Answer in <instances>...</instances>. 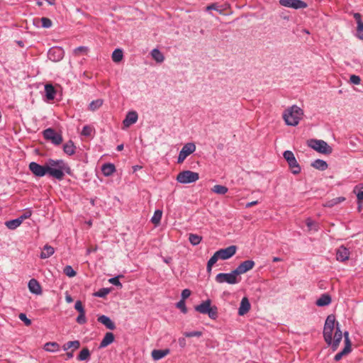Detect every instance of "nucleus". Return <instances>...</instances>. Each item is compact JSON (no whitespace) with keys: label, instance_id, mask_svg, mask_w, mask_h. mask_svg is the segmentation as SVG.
<instances>
[{"label":"nucleus","instance_id":"25","mask_svg":"<svg viewBox=\"0 0 363 363\" xmlns=\"http://www.w3.org/2000/svg\"><path fill=\"white\" fill-rule=\"evenodd\" d=\"M169 353V349L165 350H154L152 352V357L154 360H159L164 357Z\"/></svg>","mask_w":363,"mask_h":363},{"label":"nucleus","instance_id":"8","mask_svg":"<svg viewBox=\"0 0 363 363\" xmlns=\"http://www.w3.org/2000/svg\"><path fill=\"white\" fill-rule=\"evenodd\" d=\"M45 139L50 140L55 145H60L62 142V137L52 128H47L43 132Z\"/></svg>","mask_w":363,"mask_h":363},{"label":"nucleus","instance_id":"44","mask_svg":"<svg viewBox=\"0 0 363 363\" xmlns=\"http://www.w3.org/2000/svg\"><path fill=\"white\" fill-rule=\"evenodd\" d=\"M90 357V352L88 348H84L81 350L79 352L77 359L79 361H84L89 358Z\"/></svg>","mask_w":363,"mask_h":363},{"label":"nucleus","instance_id":"12","mask_svg":"<svg viewBox=\"0 0 363 363\" xmlns=\"http://www.w3.org/2000/svg\"><path fill=\"white\" fill-rule=\"evenodd\" d=\"M344 337H345V346L344 349L341 352L337 353L334 357V359L337 362L340 360L344 355H346L351 352V342H350V340L349 338V333L348 332L346 331L344 333Z\"/></svg>","mask_w":363,"mask_h":363},{"label":"nucleus","instance_id":"24","mask_svg":"<svg viewBox=\"0 0 363 363\" xmlns=\"http://www.w3.org/2000/svg\"><path fill=\"white\" fill-rule=\"evenodd\" d=\"M211 306V301L208 299L205 301H203L201 304L197 305L194 307L195 310L200 313L206 314L208 312V308Z\"/></svg>","mask_w":363,"mask_h":363},{"label":"nucleus","instance_id":"49","mask_svg":"<svg viewBox=\"0 0 363 363\" xmlns=\"http://www.w3.org/2000/svg\"><path fill=\"white\" fill-rule=\"evenodd\" d=\"M110 291L111 289L108 288H102L94 293V296L100 298H104L110 293Z\"/></svg>","mask_w":363,"mask_h":363},{"label":"nucleus","instance_id":"47","mask_svg":"<svg viewBox=\"0 0 363 363\" xmlns=\"http://www.w3.org/2000/svg\"><path fill=\"white\" fill-rule=\"evenodd\" d=\"M202 240V237L196 234H189V240L193 245H199Z\"/></svg>","mask_w":363,"mask_h":363},{"label":"nucleus","instance_id":"60","mask_svg":"<svg viewBox=\"0 0 363 363\" xmlns=\"http://www.w3.org/2000/svg\"><path fill=\"white\" fill-rule=\"evenodd\" d=\"M350 81L351 83L358 85L360 84L361 79L359 76L352 74L350 76Z\"/></svg>","mask_w":363,"mask_h":363},{"label":"nucleus","instance_id":"36","mask_svg":"<svg viewBox=\"0 0 363 363\" xmlns=\"http://www.w3.org/2000/svg\"><path fill=\"white\" fill-rule=\"evenodd\" d=\"M64 152L69 155H72L75 152V146L74 145V143L72 141L69 140V142L66 143L63 146Z\"/></svg>","mask_w":363,"mask_h":363},{"label":"nucleus","instance_id":"40","mask_svg":"<svg viewBox=\"0 0 363 363\" xmlns=\"http://www.w3.org/2000/svg\"><path fill=\"white\" fill-rule=\"evenodd\" d=\"M80 347V342L78 340L69 341L65 343L62 348L65 351L68 350L69 349L73 347L74 350H77Z\"/></svg>","mask_w":363,"mask_h":363},{"label":"nucleus","instance_id":"54","mask_svg":"<svg viewBox=\"0 0 363 363\" xmlns=\"http://www.w3.org/2000/svg\"><path fill=\"white\" fill-rule=\"evenodd\" d=\"M177 307L179 308L183 313H187V308L185 305V301L180 300L178 303H177Z\"/></svg>","mask_w":363,"mask_h":363},{"label":"nucleus","instance_id":"2","mask_svg":"<svg viewBox=\"0 0 363 363\" xmlns=\"http://www.w3.org/2000/svg\"><path fill=\"white\" fill-rule=\"evenodd\" d=\"M303 115V110L298 106L293 105L284 111L283 118L286 125L296 126L298 124Z\"/></svg>","mask_w":363,"mask_h":363},{"label":"nucleus","instance_id":"15","mask_svg":"<svg viewBox=\"0 0 363 363\" xmlns=\"http://www.w3.org/2000/svg\"><path fill=\"white\" fill-rule=\"evenodd\" d=\"M138 115L136 111H132L128 112L125 119L123 121V124L125 128L130 127L131 125L135 123L138 121Z\"/></svg>","mask_w":363,"mask_h":363},{"label":"nucleus","instance_id":"14","mask_svg":"<svg viewBox=\"0 0 363 363\" xmlns=\"http://www.w3.org/2000/svg\"><path fill=\"white\" fill-rule=\"evenodd\" d=\"M255 263L253 260H245L240 263L238 267L235 269V273H237L238 276L246 273L247 272L252 269L255 267Z\"/></svg>","mask_w":363,"mask_h":363},{"label":"nucleus","instance_id":"64","mask_svg":"<svg viewBox=\"0 0 363 363\" xmlns=\"http://www.w3.org/2000/svg\"><path fill=\"white\" fill-rule=\"evenodd\" d=\"M66 355L67 357V359H70L73 357V352H67Z\"/></svg>","mask_w":363,"mask_h":363},{"label":"nucleus","instance_id":"18","mask_svg":"<svg viewBox=\"0 0 363 363\" xmlns=\"http://www.w3.org/2000/svg\"><path fill=\"white\" fill-rule=\"evenodd\" d=\"M251 306L247 297H243L241 300L240 307L238 308L239 315H244L250 310Z\"/></svg>","mask_w":363,"mask_h":363},{"label":"nucleus","instance_id":"20","mask_svg":"<svg viewBox=\"0 0 363 363\" xmlns=\"http://www.w3.org/2000/svg\"><path fill=\"white\" fill-rule=\"evenodd\" d=\"M98 321L106 326L109 330H114L116 328L115 323L111 320V318L105 315H101L98 317Z\"/></svg>","mask_w":363,"mask_h":363},{"label":"nucleus","instance_id":"52","mask_svg":"<svg viewBox=\"0 0 363 363\" xmlns=\"http://www.w3.org/2000/svg\"><path fill=\"white\" fill-rule=\"evenodd\" d=\"M41 22H42V26L43 28H48L52 26V21L48 18L43 17L41 18Z\"/></svg>","mask_w":363,"mask_h":363},{"label":"nucleus","instance_id":"3","mask_svg":"<svg viewBox=\"0 0 363 363\" xmlns=\"http://www.w3.org/2000/svg\"><path fill=\"white\" fill-rule=\"evenodd\" d=\"M308 145L314 150L324 155H330L333 148L325 141L322 140L312 139L308 142Z\"/></svg>","mask_w":363,"mask_h":363},{"label":"nucleus","instance_id":"29","mask_svg":"<svg viewBox=\"0 0 363 363\" xmlns=\"http://www.w3.org/2000/svg\"><path fill=\"white\" fill-rule=\"evenodd\" d=\"M311 166L318 170L324 171L328 169V165L325 160L317 159L311 163Z\"/></svg>","mask_w":363,"mask_h":363},{"label":"nucleus","instance_id":"63","mask_svg":"<svg viewBox=\"0 0 363 363\" xmlns=\"http://www.w3.org/2000/svg\"><path fill=\"white\" fill-rule=\"evenodd\" d=\"M65 299L67 303H72L73 301L72 298L69 295H67Z\"/></svg>","mask_w":363,"mask_h":363},{"label":"nucleus","instance_id":"6","mask_svg":"<svg viewBox=\"0 0 363 363\" xmlns=\"http://www.w3.org/2000/svg\"><path fill=\"white\" fill-rule=\"evenodd\" d=\"M199 179V174L190 170H184L177 176V181L181 184H190L196 182Z\"/></svg>","mask_w":363,"mask_h":363},{"label":"nucleus","instance_id":"50","mask_svg":"<svg viewBox=\"0 0 363 363\" xmlns=\"http://www.w3.org/2000/svg\"><path fill=\"white\" fill-rule=\"evenodd\" d=\"M63 272L65 274H66L69 277H73L77 274L76 272L73 269V268L69 265L65 266Z\"/></svg>","mask_w":363,"mask_h":363},{"label":"nucleus","instance_id":"26","mask_svg":"<svg viewBox=\"0 0 363 363\" xmlns=\"http://www.w3.org/2000/svg\"><path fill=\"white\" fill-rule=\"evenodd\" d=\"M353 191L357 195V203L359 204V209H360L361 204L363 202V184H360L356 186Z\"/></svg>","mask_w":363,"mask_h":363},{"label":"nucleus","instance_id":"59","mask_svg":"<svg viewBox=\"0 0 363 363\" xmlns=\"http://www.w3.org/2000/svg\"><path fill=\"white\" fill-rule=\"evenodd\" d=\"M74 308L80 313H85V310L82 306V303L80 301H77L74 304Z\"/></svg>","mask_w":363,"mask_h":363},{"label":"nucleus","instance_id":"46","mask_svg":"<svg viewBox=\"0 0 363 363\" xmlns=\"http://www.w3.org/2000/svg\"><path fill=\"white\" fill-rule=\"evenodd\" d=\"M89 52V48L86 46H79L73 50V54L75 56H79L80 55H86Z\"/></svg>","mask_w":363,"mask_h":363},{"label":"nucleus","instance_id":"9","mask_svg":"<svg viewBox=\"0 0 363 363\" xmlns=\"http://www.w3.org/2000/svg\"><path fill=\"white\" fill-rule=\"evenodd\" d=\"M65 55V51L61 47H52L50 48L48 52L49 60L52 62L60 61Z\"/></svg>","mask_w":363,"mask_h":363},{"label":"nucleus","instance_id":"33","mask_svg":"<svg viewBox=\"0 0 363 363\" xmlns=\"http://www.w3.org/2000/svg\"><path fill=\"white\" fill-rule=\"evenodd\" d=\"M345 201V198L344 196L336 197V198H334V199L327 201L325 203H323V206L331 208V207H333L335 205H337Z\"/></svg>","mask_w":363,"mask_h":363},{"label":"nucleus","instance_id":"41","mask_svg":"<svg viewBox=\"0 0 363 363\" xmlns=\"http://www.w3.org/2000/svg\"><path fill=\"white\" fill-rule=\"evenodd\" d=\"M211 190L217 194L223 195L228 192V189L225 186L217 184L215 185Z\"/></svg>","mask_w":363,"mask_h":363},{"label":"nucleus","instance_id":"16","mask_svg":"<svg viewBox=\"0 0 363 363\" xmlns=\"http://www.w3.org/2000/svg\"><path fill=\"white\" fill-rule=\"evenodd\" d=\"M342 338V333L339 327V323L336 324V330L334 335V339H332V343L330 345L332 346V349L333 351L336 350L339 346L340 342H341Z\"/></svg>","mask_w":363,"mask_h":363},{"label":"nucleus","instance_id":"53","mask_svg":"<svg viewBox=\"0 0 363 363\" xmlns=\"http://www.w3.org/2000/svg\"><path fill=\"white\" fill-rule=\"evenodd\" d=\"M184 335L186 337H201L202 335V333L201 331L185 332Z\"/></svg>","mask_w":363,"mask_h":363},{"label":"nucleus","instance_id":"37","mask_svg":"<svg viewBox=\"0 0 363 363\" xmlns=\"http://www.w3.org/2000/svg\"><path fill=\"white\" fill-rule=\"evenodd\" d=\"M225 9V6L219 5L217 3L211 4L208 5V6H207L206 8V11L214 10V11H218L220 14L223 13V11Z\"/></svg>","mask_w":363,"mask_h":363},{"label":"nucleus","instance_id":"56","mask_svg":"<svg viewBox=\"0 0 363 363\" xmlns=\"http://www.w3.org/2000/svg\"><path fill=\"white\" fill-rule=\"evenodd\" d=\"M283 156L287 162H289V160L294 159V157H295L294 154L290 150L284 151L283 153Z\"/></svg>","mask_w":363,"mask_h":363},{"label":"nucleus","instance_id":"32","mask_svg":"<svg viewBox=\"0 0 363 363\" xmlns=\"http://www.w3.org/2000/svg\"><path fill=\"white\" fill-rule=\"evenodd\" d=\"M55 252L54 248L48 245H45L40 253V257L41 259H47L52 256Z\"/></svg>","mask_w":363,"mask_h":363},{"label":"nucleus","instance_id":"27","mask_svg":"<svg viewBox=\"0 0 363 363\" xmlns=\"http://www.w3.org/2000/svg\"><path fill=\"white\" fill-rule=\"evenodd\" d=\"M287 163H288V165H289L291 172L294 174H298L301 172V167H300L299 164L298 163L296 157H294V159L289 160V162Z\"/></svg>","mask_w":363,"mask_h":363},{"label":"nucleus","instance_id":"28","mask_svg":"<svg viewBox=\"0 0 363 363\" xmlns=\"http://www.w3.org/2000/svg\"><path fill=\"white\" fill-rule=\"evenodd\" d=\"M115 171L116 167L114 164L111 163H106L101 167V172L106 177L111 176Z\"/></svg>","mask_w":363,"mask_h":363},{"label":"nucleus","instance_id":"35","mask_svg":"<svg viewBox=\"0 0 363 363\" xmlns=\"http://www.w3.org/2000/svg\"><path fill=\"white\" fill-rule=\"evenodd\" d=\"M44 350L48 352H57L60 350V345L56 342H49L45 344Z\"/></svg>","mask_w":363,"mask_h":363},{"label":"nucleus","instance_id":"38","mask_svg":"<svg viewBox=\"0 0 363 363\" xmlns=\"http://www.w3.org/2000/svg\"><path fill=\"white\" fill-rule=\"evenodd\" d=\"M112 60L114 62H120L123 57V51L121 49H116L112 53Z\"/></svg>","mask_w":363,"mask_h":363},{"label":"nucleus","instance_id":"45","mask_svg":"<svg viewBox=\"0 0 363 363\" xmlns=\"http://www.w3.org/2000/svg\"><path fill=\"white\" fill-rule=\"evenodd\" d=\"M206 314H207L210 318L216 320L218 318V308L216 306H211Z\"/></svg>","mask_w":363,"mask_h":363},{"label":"nucleus","instance_id":"10","mask_svg":"<svg viewBox=\"0 0 363 363\" xmlns=\"http://www.w3.org/2000/svg\"><path fill=\"white\" fill-rule=\"evenodd\" d=\"M279 4L294 9H305L308 6L307 4L301 0H279Z\"/></svg>","mask_w":363,"mask_h":363},{"label":"nucleus","instance_id":"42","mask_svg":"<svg viewBox=\"0 0 363 363\" xmlns=\"http://www.w3.org/2000/svg\"><path fill=\"white\" fill-rule=\"evenodd\" d=\"M162 211L161 210H156L151 218V221L155 225H158L161 220Z\"/></svg>","mask_w":363,"mask_h":363},{"label":"nucleus","instance_id":"39","mask_svg":"<svg viewBox=\"0 0 363 363\" xmlns=\"http://www.w3.org/2000/svg\"><path fill=\"white\" fill-rule=\"evenodd\" d=\"M219 256L217 255V252H216L209 259L207 262L206 270L208 273H211L212 270L213 265L219 259Z\"/></svg>","mask_w":363,"mask_h":363},{"label":"nucleus","instance_id":"23","mask_svg":"<svg viewBox=\"0 0 363 363\" xmlns=\"http://www.w3.org/2000/svg\"><path fill=\"white\" fill-rule=\"evenodd\" d=\"M114 335L112 333H106L101 342H100L99 348H104L107 347L114 341Z\"/></svg>","mask_w":363,"mask_h":363},{"label":"nucleus","instance_id":"48","mask_svg":"<svg viewBox=\"0 0 363 363\" xmlns=\"http://www.w3.org/2000/svg\"><path fill=\"white\" fill-rule=\"evenodd\" d=\"M306 224L307 227L308 228L309 230H314L318 231V224L313 220H312L310 218H307L306 220Z\"/></svg>","mask_w":363,"mask_h":363},{"label":"nucleus","instance_id":"5","mask_svg":"<svg viewBox=\"0 0 363 363\" xmlns=\"http://www.w3.org/2000/svg\"><path fill=\"white\" fill-rule=\"evenodd\" d=\"M235 269L230 273H219L216 276V281L219 284L228 283L229 284H235L240 281Z\"/></svg>","mask_w":363,"mask_h":363},{"label":"nucleus","instance_id":"55","mask_svg":"<svg viewBox=\"0 0 363 363\" xmlns=\"http://www.w3.org/2000/svg\"><path fill=\"white\" fill-rule=\"evenodd\" d=\"M18 318L21 320H22L26 326H29L31 324V320L27 318L25 313H20Z\"/></svg>","mask_w":363,"mask_h":363},{"label":"nucleus","instance_id":"4","mask_svg":"<svg viewBox=\"0 0 363 363\" xmlns=\"http://www.w3.org/2000/svg\"><path fill=\"white\" fill-rule=\"evenodd\" d=\"M335 325V316L333 314L329 315L325 322L323 328V337L328 345L332 343V335Z\"/></svg>","mask_w":363,"mask_h":363},{"label":"nucleus","instance_id":"1","mask_svg":"<svg viewBox=\"0 0 363 363\" xmlns=\"http://www.w3.org/2000/svg\"><path fill=\"white\" fill-rule=\"evenodd\" d=\"M47 174L56 179L62 180L65 177V173H68L69 167L62 160L50 159L46 162Z\"/></svg>","mask_w":363,"mask_h":363},{"label":"nucleus","instance_id":"61","mask_svg":"<svg viewBox=\"0 0 363 363\" xmlns=\"http://www.w3.org/2000/svg\"><path fill=\"white\" fill-rule=\"evenodd\" d=\"M191 295V291L189 289H184L182 292V299L181 300H184L185 301V299H186L187 298H189Z\"/></svg>","mask_w":363,"mask_h":363},{"label":"nucleus","instance_id":"43","mask_svg":"<svg viewBox=\"0 0 363 363\" xmlns=\"http://www.w3.org/2000/svg\"><path fill=\"white\" fill-rule=\"evenodd\" d=\"M103 104V100L102 99H96L94 101H92L89 106V108L90 111H94L97 109H99Z\"/></svg>","mask_w":363,"mask_h":363},{"label":"nucleus","instance_id":"30","mask_svg":"<svg viewBox=\"0 0 363 363\" xmlns=\"http://www.w3.org/2000/svg\"><path fill=\"white\" fill-rule=\"evenodd\" d=\"M23 222V217H18L16 219L8 220L5 223L6 226L10 230H14L18 228Z\"/></svg>","mask_w":363,"mask_h":363},{"label":"nucleus","instance_id":"13","mask_svg":"<svg viewBox=\"0 0 363 363\" xmlns=\"http://www.w3.org/2000/svg\"><path fill=\"white\" fill-rule=\"evenodd\" d=\"M237 250V247L235 245H230L226 248L220 249L217 252V255L219 256L220 259H228L233 257Z\"/></svg>","mask_w":363,"mask_h":363},{"label":"nucleus","instance_id":"17","mask_svg":"<svg viewBox=\"0 0 363 363\" xmlns=\"http://www.w3.org/2000/svg\"><path fill=\"white\" fill-rule=\"evenodd\" d=\"M353 16L357 24V36L359 39L363 40V21H362V16L359 13H354Z\"/></svg>","mask_w":363,"mask_h":363},{"label":"nucleus","instance_id":"58","mask_svg":"<svg viewBox=\"0 0 363 363\" xmlns=\"http://www.w3.org/2000/svg\"><path fill=\"white\" fill-rule=\"evenodd\" d=\"M92 128L89 125L84 126L82 130V135L84 136H90L92 133Z\"/></svg>","mask_w":363,"mask_h":363},{"label":"nucleus","instance_id":"19","mask_svg":"<svg viewBox=\"0 0 363 363\" xmlns=\"http://www.w3.org/2000/svg\"><path fill=\"white\" fill-rule=\"evenodd\" d=\"M349 256L350 252L346 247L341 246L337 249L336 257L338 261L345 262L349 259Z\"/></svg>","mask_w":363,"mask_h":363},{"label":"nucleus","instance_id":"21","mask_svg":"<svg viewBox=\"0 0 363 363\" xmlns=\"http://www.w3.org/2000/svg\"><path fill=\"white\" fill-rule=\"evenodd\" d=\"M331 301V296L328 294H323L320 298L316 300L315 304L319 307H323L330 305Z\"/></svg>","mask_w":363,"mask_h":363},{"label":"nucleus","instance_id":"22","mask_svg":"<svg viewBox=\"0 0 363 363\" xmlns=\"http://www.w3.org/2000/svg\"><path fill=\"white\" fill-rule=\"evenodd\" d=\"M28 289L31 293L37 295L42 293L41 286L38 281L35 279H32L29 281Z\"/></svg>","mask_w":363,"mask_h":363},{"label":"nucleus","instance_id":"62","mask_svg":"<svg viewBox=\"0 0 363 363\" xmlns=\"http://www.w3.org/2000/svg\"><path fill=\"white\" fill-rule=\"evenodd\" d=\"M257 203H258V201H252V202L247 203L245 206H246V208H250V207H251L252 206H255V205H256Z\"/></svg>","mask_w":363,"mask_h":363},{"label":"nucleus","instance_id":"31","mask_svg":"<svg viewBox=\"0 0 363 363\" xmlns=\"http://www.w3.org/2000/svg\"><path fill=\"white\" fill-rule=\"evenodd\" d=\"M45 96L48 100H53L55 99L56 91L52 84H46L45 86Z\"/></svg>","mask_w":363,"mask_h":363},{"label":"nucleus","instance_id":"51","mask_svg":"<svg viewBox=\"0 0 363 363\" xmlns=\"http://www.w3.org/2000/svg\"><path fill=\"white\" fill-rule=\"evenodd\" d=\"M120 277H123V276L120 275V276H116V277H112L108 280V281L114 286L122 288V284L119 281Z\"/></svg>","mask_w":363,"mask_h":363},{"label":"nucleus","instance_id":"57","mask_svg":"<svg viewBox=\"0 0 363 363\" xmlns=\"http://www.w3.org/2000/svg\"><path fill=\"white\" fill-rule=\"evenodd\" d=\"M76 321L80 325L86 323V318L85 316V313H80L79 315L77 317Z\"/></svg>","mask_w":363,"mask_h":363},{"label":"nucleus","instance_id":"11","mask_svg":"<svg viewBox=\"0 0 363 363\" xmlns=\"http://www.w3.org/2000/svg\"><path fill=\"white\" fill-rule=\"evenodd\" d=\"M29 169L36 177H42L47 174V164L40 165L37 162H32L29 164Z\"/></svg>","mask_w":363,"mask_h":363},{"label":"nucleus","instance_id":"7","mask_svg":"<svg viewBox=\"0 0 363 363\" xmlns=\"http://www.w3.org/2000/svg\"><path fill=\"white\" fill-rule=\"evenodd\" d=\"M196 150V145L193 143L185 144L179 152L177 163H182L185 159Z\"/></svg>","mask_w":363,"mask_h":363},{"label":"nucleus","instance_id":"34","mask_svg":"<svg viewBox=\"0 0 363 363\" xmlns=\"http://www.w3.org/2000/svg\"><path fill=\"white\" fill-rule=\"evenodd\" d=\"M151 56L158 63H161L164 60L163 54L157 48L151 51Z\"/></svg>","mask_w":363,"mask_h":363}]
</instances>
